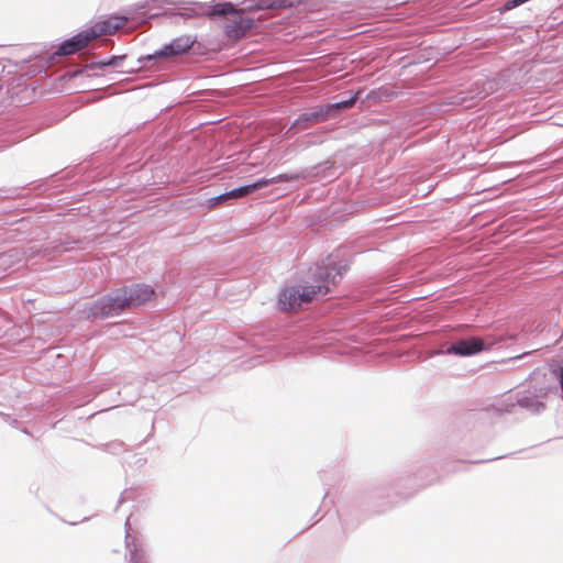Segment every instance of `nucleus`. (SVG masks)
I'll return each instance as SVG.
<instances>
[{
	"instance_id": "1",
	"label": "nucleus",
	"mask_w": 563,
	"mask_h": 563,
	"mask_svg": "<svg viewBox=\"0 0 563 563\" xmlns=\"http://www.w3.org/2000/svg\"><path fill=\"white\" fill-rule=\"evenodd\" d=\"M155 291L146 285H136L131 288H123L113 295L103 297L96 301L89 312L78 311V318L109 317L120 313L125 308L139 307L153 299Z\"/></svg>"
},
{
	"instance_id": "2",
	"label": "nucleus",
	"mask_w": 563,
	"mask_h": 563,
	"mask_svg": "<svg viewBox=\"0 0 563 563\" xmlns=\"http://www.w3.org/2000/svg\"><path fill=\"white\" fill-rule=\"evenodd\" d=\"M317 279L314 284L305 286L286 287L279 295V303L285 310H297L303 303L311 302L318 295H327L330 285H334L341 272L335 265L318 266L313 274Z\"/></svg>"
},
{
	"instance_id": "3",
	"label": "nucleus",
	"mask_w": 563,
	"mask_h": 563,
	"mask_svg": "<svg viewBox=\"0 0 563 563\" xmlns=\"http://www.w3.org/2000/svg\"><path fill=\"white\" fill-rule=\"evenodd\" d=\"M209 16H224V33L229 38L240 40L252 27L253 21L243 11L236 10L231 3L214 4L208 12Z\"/></svg>"
},
{
	"instance_id": "4",
	"label": "nucleus",
	"mask_w": 563,
	"mask_h": 563,
	"mask_svg": "<svg viewBox=\"0 0 563 563\" xmlns=\"http://www.w3.org/2000/svg\"><path fill=\"white\" fill-rule=\"evenodd\" d=\"M194 43L195 40L190 36H180L175 38L168 45H165L162 49L155 52V54L147 56V58H165L181 55L187 53L192 47Z\"/></svg>"
},
{
	"instance_id": "5",
	"label": "nucleus",
	"mask_w": 563,
	"mask_h": 563,
	"mask_svg": "<svg viewBox=\"0 0 563 563\" xmlns=\"http://www.w3.org/2000/svg\"><path fill=\"white\" fill-rule=\"evenodd\" d=\"M357 95L358 93H355L349 100H343V101L336 102L334 104L327 106V109L324 111L321 109L320 111H314V112H311V113H305V114L301 115V118L298 121V123L301 122V121H307V122H311V123H318V122L323 121L328 117V113L331 110H333V109H336V110L349 109V108H351L356 102Z\"/></svg>"
},
{
	"instance_id": "6",
	"label": "nucleus",
	"mask_w": 563,
	"mask_h": 563,
	"mask_svg": "<svg viewBox=\"0 0 563 563\" xmlns=\"http://www.w3.org/2000/svg\"><path fill=\"white\" fill-rule=\"evenodd\" d=\"M128 23V18L122 15L110 16L107 20L99 21L92 25L98 37L112 35Z\"/></svg>"
},
{
	"instance_id": "7",
	"label": "nucleus",
	"mask_w": 563,
	"mask_h": 563,
	"mask_svg": "<svg viewBox=\"0 0 563 563\" xmlns=\"http://www.w3.org/2000/svg\"><path fill=\"white\" fill-rule=\"evenodd\" d=\"M484 350V342L479 338H473L471 340H461L454 343L450 351L457 355H472Z\"/></svg>"
},
{
	"instance_id": "8",
	"label": "nucleus",
	"mask_w": 563,
	"mask_h": 563,
	"mask_svg": "<svg viewBox=\"0 0 563 563\" xmlns=\"http://www.w3.org/2000/svg\"><path fill=\"white\" fill-rule=\"evenodd\" d=\"M260 189H262V186H261V183L258 179L257 181H255L253 184L242 186L240 188H235L231 191L220 195L219 197L216 198V202L220 203V202L227 201L229 199L242 198V197L247 196V195H250L256 190H260Z\"/></svg>"
},
{
	"instance_id": "9",
	"label": "nucleus",
	"mask_w": 563,
	"mask_h": 563,
	"mask_svg": "<svg viewBox=\"0 0 563 563\" xmlns=\"http://www.w3.org/2000/svg\"><path fill=\"white\" fill-rule=\"evenodd\" d=\"M124 57L123 56H115V57H112L108 60H101V62H93L91 63L90 65H86L84 68H77L75 67V64L73 63V73H71V76H73V79H78L80 78L84 74L88 73L89 70L91 69H95V68H102L104 66H118L119 63L123 59Z\"/></svg>"
},
{
	"instance_id": "10",
	"label": "nucleus",
	"mask_w": 563,
	"mask_h": 563,
	"mask_svg": "<svg viewBox=\"0 0 563 563\" xmlns=\"http://www.w3.org/2000/svg\"><path fill=\"white\" fill-rule=\"evenodd\" d=\"M96 38H98V35L92 26L73 36V54L84 49Z\"/></svg>"
},
{
	"instance_id": "11",
	"label": "nucleus",
	"mask_w": 563,
	"mask_h": 563,
	"mask_svg": "<svg viewBox=\"0 0 563 563\" xmlns=\"http://www.w3.org/2000/svg\"><path fill=\"white\" fill-rule=\"evenodd\" d=\"M306 175L303 173H291V174H279L272 178H262L260 179L262 188L285 181H295L305 178Z\"/></svg>"
},
{
	"instance_id": "12",
	"label": "nucleus",
	"mask_w": 563,
	"mask_h": 563,
	"mask_svg": "<svg viewBox=\"0 0 563 563\" xmlns=\"http://www.w3.org/2000/svg\"><path fill=\"white\" fill-rule=\"evenodd\" d=\"M290 0H257L256 8L261 10L284 9L291 7Z\"/></svg>"
},
{
	"instance_id": "13",
	"label": "nucleus",
	"mask_w": 563,
	"mask_h": 563,
	"mask_svg": "<svg viewBox=\"0 0 563 563\" xmlns=\"http://www.w3.org/2000/svg\"><path fill=\"white\" fill-rule=\"evenodd\" d=\"M57 55H69L70 54V40H66L59 47Z\"/></svg>"
}]
</instances>
